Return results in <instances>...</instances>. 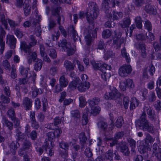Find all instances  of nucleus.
Segmentation results:
<instances>
[{
  "label": "nucleus",
  "mask_w": 161,
  "mask_h": 161,
  "mask_svg": "<svg viewBox=\"0 0 161 161\" xmlns=\"http://www.w3.org/2000/svg\"><path fill=\"white\" fill-rule=\"evenodd\" d=\"M135 123L136 128L140 130L151 133H154L155 131L154 127L147 120L146 114L145 112L142 113L139 119L136 120Z\"/></svg>",
  "instance_id": "1"
},
{
  "label": "nucleus",
  "mask_w": 161,
  "mask_h": 161,
  "mask_svg": "<svg viewBox=\"0 0 161 161\" xmlns=\"http://www.w3.org/2000/svg\"><path fill=\"white\" fill-rule=\"evenodd\" d=\"M89 9L86 13V18L90 24H93L94 20L96 19L99 14L98 7L94 2H90L88 4Z\"/></svg>",
  "instance_id": "2"
},
{
  "label": "nucleus",
  "mask_w": 161,
  "mask_h": 161,
  "mask_svg": "<svg viewBox=\"0 0 161 161\" xmlns=\"http://www.w3.org/2000/svg\"><path fill=\"white\" fill-rule=\"evenodd\" d=\"M20 48L22 50H23L26 53V56L28 64H31L32 61H35L37 58V54L36 52H32L30 47L27 46L25 42H21L20 44Z\"/></svg>",
  "instance_id": "3"
},
{
  "label": "nucleus",
  "mask_w": 161,
  "mask_h": 161,
  "mask_svg": "<svg viewBox=\"0 0 161 161\" xmlns=\"http://www.w3.org/2000/svg\"><path fill=\"white\" fill-rule=\"evenodd\" d=\"M19 70L21 75L24 77L29 79L31 82H35L36 74L33 72L32 74L29 68H25L23 66H21L19 68Z\"/></svg>",
  "instance_id": "4"
},
{
  "label": "nucleus",
  "mask_w": 161,
  "mask_h": 161,
  "mask_svg": "<svg viewBox=\"0 0 161 161\" xmlns=\"http://www.w3.org/2000/svg\"><path fill=\"white\" fill-rule=\"evenodd\" d=\"M58 45L59 47H61L62 48L67 52L68 56L73 55L75 52V50L71 47V43L67 42L66 40H63L61 42H58Z\"/></svg>",
  "instance_id": "5"
},
{
  "label": "nucleus",
  "mask_w": 161,
  "mask_h": 161,
  "mask_svg": "<svg viewBox=\"0 0 161 161\" xmlns=\"http://www.w3.org/2000/svg\"><path fill=\"white\" fill-rule=\"evenodd\" d=\"M109 88L111 91L108 93L107 92L105 93L104 96L105 99L116 100L120 97L121 94L120 93L114 86H109Z\"/></svg>",
  "instance_id": "6"
},
{
  "label": "nucleus",
  "mask_w": 161,
  "mask_h": 161,
  "mask_svg": "<svg viewBox=\"0 0 161 161\" xmlns=\"http://www.w3.org/2000/svg\"><path fill=\"white\" fill-rule=\"evenodd\" d=\"M138 149L139 152L143 154L145 157L147 158L148 156L147 151H151V146L146 142L144 143L143 142H141Z\"/></svg>",
  "instance_id": "7"
},
{
  "label": "nucleus",
  "mask_w": 161,
  "mask_h": 161,
  "mask_svg": "<svg viewBox=\"0 0 161 161\" xmlns=\"http://www.w3.org/2000/svg\"><path fill=\"white\" fill-rule=\"evenodd\" d=\"M132 71L131 66L129 65H125L121 66L119 68V73L122 77L127 76Z\"/></svg>",
  "instance_id": "8"
},
{
  "label": "nucleus",
  "mask_w": 161,
  "mask_h": 161,
  "mask_svg": "<svg viewBox=\"0 0 161 161\" xmlns=\"http://www.w3.org/2000/svg\"><path fill=\"white\" fill-rule=\"evenodd\" d=\"M8 97L5 96L3 94L1 95L0 99L1 101L0 102V110L1 111L5 110L8 108L7 106L4 104L10 103V99Z\"/></svg>",
  "instance_id": "9"
},
{
  "label": "nucleus",
  "mask_w": 161,
  "mask_h": 161,
  "mask_svg": "<svg viewBox=\"0 0 161 161\" xmlns=\"http://www.w3.org/2000/svg\"><path fill=\"white\" fill-rule=\"evenodd\" d=\"M155 69L152 64L150 65L148 67L145 68L143 71V75L144 76L147 78L150 76H153L155 73Z\"/></svg>",
  "instance_id": "10"
},
{
  "label": "nucleus",
  "mask_w": 161,
  "mask_h": 161,
  "mask_svg": "<svg viewBox=\"0 0 161 161\" xmlns=\"http://www.w3.org/2000/svg\"><path fill=\"white\" fill-rule=\"evenodd\" d=\"M16 39L13 35L8 34L7 36L6 43L12 49H14L16 47Z\"/></svg>",
  "instance_id": "11"
},
{
  "label": "nucleus",
  "mask_w": 161,
  "mask_h": 161,
  "mask_svg": "<svg viewBox=\"0 0 161 161\" xmlns=\"http://www.w3.org/2000/svg\"><path fill=\"white\" fill-rule=\"evenodd\" d=\"M62 131L60 129H56L53 132H50L47 134V135L48 137V140H53L56 137H58L60 136Z\"/></svg>",
  "instance_id": "12"
},
{
  "label": "nucleus",
  "mask_w": 161,
  "mask_h": 161,
  "mask_svg": "<svg viewBox=\"0 0 161 161\" xmlns=\"http://www.w3.org/2000/svg\"><path fill=\"white\" fill-rule=\"evenodd\" d=\"M6 32L2 27L0 26V46H1L0 51L3 53L5 47V42L3 41V38L5 36Z\"/></svg>",
  "instance_id": "13"
},
{
  "label": "nucleus",
  "mask_w": 161,
  "mask_h": 161,
  "mask_svg": "<svg viewBox=\"0 0 161 161\" xmlns=\"http://www.w3.org/2000/svg\"><path fill=\"white\" fill-rule=\"evenodd\" d=\"M69 34L72 37L74 42H75L79 38L78 34L73 26H70L68 30Z\"/></svg>",
  "instance_id": "14"
},
{
  "label": "nucleus",
  "mask_w": 161,
  "mask_h": 161,
  "mask_svg": "<svg viewBox=\"0 0 161 161\" xmlns=\"http://www.w3.org/2000/svg\"><path fill=\"white\" fill-rule=\"evenodd\" d=\"M75 63H76L75 59L73 60V63L69 60H65L64 62V65L66 71H70L74 70L75 67Z\"/></svg>",
  "instance_id": "15"
},
{
  "label": "nucleus",
  "mask_w": 161,
  "mask_h": 161,
  "mask_svg": "<svg viewBox=\"0 0 161 161\" xmlns=\"http://www.w3.org/2000/svg\"><path fill=\"white\" fill-rule=\"evenodd\" d=\"M90 31H88V34L85 36V39L87 45H90L92 41V37L94 38L96 37L97 36V33L96 30H94L92 31L91 34Z\"/></svg>",
  "instance_id": "16"
},
{
  "label": "nucleus",
  "mask_w": 161,
  "mask_h": 161,
  "mask_svg": "<svg viewBox=\"0 0 161 161\" xmlns=\"http://www.w3.org/2000/svg\"><path fill=\"white\" fill-rule=\"evenodd\" d=\"M32 101L28 97H25L23 100L22 105L25 110L30 109L32 107Z\"/></svg>",
  "instance_id": "17"
},
{
  "label": "nucleus",
  "mask_w": 161,
  "mask_h": 161,
  "mask_svg": "<svg viewBox=\"0 0 161 161\" xmlns=\"http://www.w3.org/2000/svg\"><path fill=\"white\" fill-rule=\"evenodd\" d=\"M90 84L89 82L86 83L80 82L78 83V86H77V89L80 92H85L90 87Z\"/></svg>",
  "instance_id": "18"
},
{
  "label": "nucleus",
  "mask_w": 161,
  "mask_h": 161,
  "mask_svg": "<svg viewBox=\"0 0 161 161\" xmlns=\"http://www.w3.org/2000/svg\"><path fill=\"white\" fill-rule=\"evenodd\" d=\"M124 41V38L121 37L120 36L119 37L115 36L114 38L113 44L116 47V48H119L121 45L123 43Z\"/></svg>",
  "instance_id": "19"
},
{
  "label": "nucleus",
  "mask_w": 161,
  "mask_h": 161,
  "mask_svg": "<svg viewBox=\"0 0 161 161\" xmlns=\"http://www.w3.org/2000/svg\"><path fill=\"white\" fill-rule=\"evenodd\" d=\"M121 152L125 156H128L130 153L128 147L127 145L125 144H122L119 146Z\"/></svg>",
  "instance_id": "20"
},
{
  "label": "nucleus",
  "mask_w": 161,
  "mask_h": 161,
  "mask_svg": "<svg viewBox=\"0 0 161 161\" xmlns=\"http://www.w3.org/2000/svg\"><path fill=\"white\" fill-rule=\"evenodd\" d=\"M151 0H133V2L135 6L136 7H142L143 4L148 3Z\"/></svg>",
  "instance_id": "21"
},
{
  "label": "nucleus",
  "mask_w": 161,
  "mask_h": 161,
  "mask_svg": "<svg viewBox=\"0 0 161 161\" xmlns=\"http://www.w3.org/2000/svg\"><path fill=\"white\" fill-rule=\"evenodd\" d=\"M143 109L144 111L142 113L145 112L146 113V112H147L148 117L150 119H153L154 113L149 106L145 105Z\"/></svg>",
  "instance_id": "22"
},
{
  "label": "nucleus",
  "mask_w": 161,
  "mask_h": 161,
  "mask_svg": "<svg viewBox=\"0 0 161 161\" xmlns=\"http://www.w3.org/2000/svg\"><path fill=\"white\" fill-rule=\"evenodd\" d=\"M127 142L130 147L131 148V152L133 153H135V148H136V141L132 138L129 137L127 138Z\"/></svg>",
  "instance_id": "23"
},
{
  "label": "nucleus",
  "mask_w": 161,
  "mask_h": 161,
  "mask_svg": "<svg viewBox=\"0 0 161 161\" xmlns=\"http://www.w3.org/2000/svg\"><path fill=\"white\" fill-rule=\"evenodd\" d=\"M54 145V142L53 141L46 139L45 141L43 147L47 152L48 149L53 148Z\"/></svg>",
  "instance_id": "24"
},
{
  "label": "nucleus",
  "mask_w": 161,
  "mask_h": 161,
  "mask_svg": "<svg viewBox=\"0 0 161 161\" xmlns=\"http://www.w3.org/2000/svg\"><path fill=\"white\" fill-rule=\"evenodd\" d=\"M79 80V78H76L75 80L71 82L69 85L68 87L69 89L71 90H74L76 89Z\"/></svg>",
  "instance_id": "25"
},
{
  "label": "nucleus",
  "mask_w": 161,
  "mask_h": 161,
  "mask_svg": "<svg viewBox=\"0 0 161 161\" xmlns=\"http://www.w3.org/2000/svg\"><path fill=\"white\" fill-rule=\"evenodd\" d=\"M131 21L129 17H127L125 18L121 23L120 25L123 28L128 27L130 24Z\"/></svg>",
  "instance_id": "26"
},
{
  "label": "nucleus",
  "mask_w": 161,
  "mask_h": 161,
  "mask_svg": "<svg viewBox=\"0 0 161 161\" xmlns=\"http://www.w3.org/2000/svg\"><path fill=\"white\" fill-rule=\"evenodd\" d=\"M91 108V110L90 112L89 111V113L91 114H92L93 115H95L97 114H98L100 111V108L98 106H95L90 105Z\"/></svg>",
  "instance_id": "27"
},
{
  "label": "nucleus",
  "mask_w": 161,
  "mask_h": 161,
  "mask_svg": "<svg viewBox=\"0 0 161 161\" xmlns=\"http://www.w3.org/2000/svg\"><path fill=\"white\" fill-rule=\"evenodd\" d=\"M61 9V7L57 6H53L51 8V14L53 16L59 15L60 14V11Z\"/></svg>",
  "instance_id": "28"
},
{
  "label": "nucleus",
  "mask_w": 161,
  "mask_h": 161,
  "mask_svg": "<svg viewBox=\"0 0 161 161\" xmlns=\"http://www.w3.org/2000/svg\"><path fill=\"white\" fill-rule=\"evenodd\" d=\"M85 111L86 112L83 113L82 116V123L83 125H86L88 122L87 115L89 113V111L87 108H86Z\"/></svg>",
  "instance_id": "29"
},
{
  "label": "nucleus",
  "mask_w": 161,
  "mask_h": 161,
  "mask_svg": "<svg viewBox=\"0 0 161 161\" xmlns=\"http://www.w3.org/2000/svg\"><path fill=\"white\" fill-rule=\"evenodd\" d=\"M35 63L34 65V69L35 70L38 71L40 70L42 67V61L41 60L38 58L35 60Z\"/></svg>",
  "instance_id": "30"
},
{
  "label": "nucleus",
  "mask_w": 161,
  "mask_h": 161,
  "mask_svg": "<svg viewBox=\"0 0 161 161\" xmlns=\"http://www.w3.org/2000/svg\"><path fill=\"white\" fill-rule=\"evenodd\" d=\"M43 92V91L41 88L38 89L35 87L32 89V97L34 98L36 97L38 95L42 94Z\"/></svg>",
  "instance_id": "31"
},
{
  "label": "nucleus",
  "mask_w": 161,
  "mask_h": 161,
  "mask_svg": "<svg viewBox=\"0 0 161 161\" xmlns=\"http://www.w3.org/2000/svg\"><path fill=\"white\" fill-rule=\"evenodd\" d=\"M91 63L95 70H100L102 71L103 64L93 61H92Z\"/></svg>",
  "instance_id": "32"
},
{
  "label": "nucleus",
  "mask_w": 161,
  "mask_h": 161,
  "mask_svg": "<svg viewBox=\"0 0 161 161\" xmlns=\"http://www.w3.org/2000/svg\"><path fill=\"white\" fill-rule=\"evenodd\" d=\"M97 125L98 128L101 130L105 131L108 127L107 123L104 121H100L97 123Z\"/></svg>",
  "instance_id": "33"
},
{
  "label": "nucleus",
  "mask_w": 161,
  "mask_h": 161,
  "mask_svg": "<svg viewBox=\"0 0 161 161\" xmlns=\"http://www.w3.org/2000/svg\"><path fill=\"white\" fill-rule=\"evenodd\" d=\"M105 157L107 160H113L114 158V153L112 150L110 149L107 151L105 154Z\"/></svg>",
  "instance_id": "34"
},
{
  "label": "nucleus",
  "mask_w": 161,
  "mask_h": 161,
  "mask_svg": "<svg viewBox=\"0 0 161 161\" xmlns=\"http://www.w3.org/2000/svg\"><path fill=\"white\" fill-rule=\"evenodd\" d=\"M145 10L147 13L151 14H154L156 13L154 7L149 4L145 6Z\"/></svg>",
  "instance_id": "35"
},
{
  "label": "nucleus",
  "mask_w": 161,
  "mask_h": 161,
  "mask_svg": "<svg viewBox=\"0 0 161 161\" xmlns=\"http://www.w3.org/2000/svg\"><path fill=\"white\" fill-rule=\"evenodd\" d=\"M139 48L141 51L142 56L143 57H145L147 56L146 52V47L145 44L143 43H139Z\"/></svg>",
  "instance_id": "36"
},
{
  "label": "nucleus",
  "mask_w": 161,
  "mask_h": 161,
  "mask_svg": "<svg viewBox=\"0 0 161 161\" xmlns=\"http://www.w3.org/2000/svg\"><path fill=\"white\" fill-rule=\"evenodd\" d=\"M8 117L11 120L14 119L16 117L14 110L13 108H11L8 110L7 112Z\"/></svg>",
  "instance_id": "37"
},
{
  "label": "nucleus",
  "mask_w": 161,
  "mask_h": 161,
  "mask_svg": "<svg viewBox=\"0 0 161 161\" xmlns=\"http://www.w3.org/2000/svg\"><path fill=\"white\" fill-rule=\"evenodd\" d=\"M112 13L113 19L114 20H118L121 19L123 16V13L121 12H118L114 11Z\"/></svg>",
  "instance_id": "38"
},
{
  "label": "nucleus",
  "mask_w": 161,
  "mask_h": 161,
  "mask_svg": "<svg viewBox=\"0 0 161 161\" xmlns=\"http://www.w3.org/2000/svg\"><path fill=\"white\" fill-rule=\"evenodd\" d=\"M135 21L136 27L139 29H141L142 27V20L140 16H137L135 19Z\"/></svg>",
  "instance_id": "39"
},
{
  "label": "nucleus",
  "mask_w": 161,
  "mask_h": 161,
  "mask_svg": "<svg viewBox=\"0 0 161 161\" xmlns=\"http://www.w3.org/2000/svg\"><path fill=\"white\" fill-rule=\"evenodd\" d=\"M68 82L64 76L62 75L59 78V84L64 87H66L68 85Z\"/></svg>",
  "instance_id": "40"
},
{
  "label": "nucleus",
  "mask_w": 161,
  "mask_h": 161,
  "mask_svg": "<svg viewBox=\"0 0 161 161\" xmlns=\"http://www.w3.org/2000/svg\"><path fill=\"white\" fill-rule=\"evenodd\" d=\"M100 101V98L98 97H94L92 100L88 101L89 105L94 106L99 103Z\"/></svg>",
  "instance_id": "41"
},
{
  "label": "nucleus",
  "mask_w": 161,
  "mask_h": 161,
  "mask_svg": "<svg viewBox=\"0 0 161 161\" xmlns=\"http://www.w3.org/2000/svg\"><path fill=\"white\" fill-rule=\"evenodd\" d=\"M123 118L121 116L119 117L115 123V126L118 128H120L124 124Z\"/></svg>",
  "instance_id": "42"
},
{
  "label": "nucleus",
  "mask_w": 161,
  "mask_h": 161,
  "mask_svg": "<svg viewBox=\"0 0 161 161\" xmlns=\"http://www.w3.org/2000/svg\"><path fill=\"white\" fill-rule=\"evenodd\" d=\"M25 138V136L24 134L20 131L17 132L16 135V139L17 141H22Z\"/></svg>",
  "instance_id": "43"
},
{
  "label": "nucleus",
  "mask_w": 161,
  "mask_h": 161,
  "mask_svg": "<svg viewBox=\"0 0 161 161\" xmlns=\"http://www.w3.org/2000/svg\"><path fill=\"white\" fill-rule=\"evenodd\" d=\"M121 54L123 57L125 58L126 61L128 63L130 62V58L129 57V54H127L126 53L125 48L122 49L121 51Z\"/></svg>",
  "instance_id": "44"
},
{
  "label": "nucleus",
  "mask_w": 161,
  "mask_h": 161,
  "mask_svg": "<svg viewBox=\"0 0 161 161\" xmlns=\"http://www.w3.org/2000/svg\"><path fill=\"white\" fill-rule=\"evenodd\" d=\"M24 6V10L25 14L26 16H27L30 14L31 7L29 3H25V6Z\"/></svg>",
  "instance_id": "45"
},
{
  "label": "nucleus",
  "mask_w": 161,
  "mask_h": 161,
  "mask_svg": "<svg viewBox=\"0 0 161 161\" xmlns=\"http://www.w3.org/2000/svg\"><path fill=\"white\" fill-rule=\"evenodd\" d=\"M111 31L108 29L104 30L102 33V37L105 39L108 38L111 36Z\"/></svg>",
  "instance_id": "46"
},
{
  "label": "nucleus",
  "mask_w": 161,
  "mask_h": 161,
  "mask_svg": "<svg viewBox=\"0 0 161 161\" xmlns=\"http://www.w3.org/2000/svg\"><path fill=\"white\" fill-rule=\"evenodd\" d=\"M153 147V156L158 153H161V148H159L157 144L154 143Z\"/></svg>",
  "instance_id": "47"
},
{
  "label": "nucleus",
  "mask_w": 161,
  "mask_h": 161,
  "mask_svg": "<svg viewBox=\"0 0 161 161\" xmlns=\"http://www.w3.org/2000/svg\"><path fill=\"white\" fill-rule=\"evenodd\" d=\"M79 138L81 143L84 144L86 143L87 140L84 132H81L79 135Z\"/></svg>",
  "instance_id": "48"
},
{
  "label": "nucleus",
  "mask_w": 161,
  "mask_h": 161,
  "mask_svg": "<svg viewBox=\"0 0 161 161\" xmlns=\"http://www.w3.org/2000/svg\"><path fill=\"white\" fill-rule=\"evenodd\" d=\"M105 141H109L110 146L111 147H112L114 146L118 142V140L115 139L114 138H105Z\"/></svg>",
  "instance_id": "49"
},
{
  "label": "nucleus",
  "mask_w": 161,
  "mask_h": 161,
  "mask_svg": "<svg viewBox=\"0 0 161 161\" xmlns=\"http://www.w3.org/2000/svg\"><path fill=\"white\" fill-rule=\"evenodd\" d=\"M32 144L29 140H25L23 144V148L24 149H28L31 147Z\"/></svg>",
  "instance_id": "50"
},
{
  "label": "nucleus",
  "mask_w": 161,
  "mask_h": 161,
  "mask_svg": "<svg viewBox=\"0 0 161 161\" xmlns=\"http://www.w3.org/2000/svg\"><path fill=\"white\" fill-rule=\"evenodd\" d=\"M114 55V54L112 51H107L104 56V58L106 60H107L111 58H112Z\"/></svg>",
  "instance_id": "51"
},
{
  "label": "nucleus",
  "mask_w": 161,
  "mask_h": 161,
  "mask_svg": "<svg viewBox=\"0 0 161 161\" xmlns=\"http://www.w3.org/2000/svg\"><path fill=\"white\" fill-rule=\"evenodd\" d=\"M30 39L31 40V42L29 43V45H27L28 46L30 47V49L31 47L35 46L36 44L37 41L36 40L35 37L33 35H31L30 36Z\"/></svg>",
  "instance_id": "52"
},
{
  "label": "nucleus",
  "mask_w": 161,
  "mask_h": 161,
  "mask_svg": "<svg viewBox=\"0 0 161 161\" xmlns=\"http://www.w3.org/2000/svg\"><path fill=\"white\" fill-rule=\"evenodd\" d=\"M56 25L55 21L51 18H49V24L48 29L49 30H50Z\"/></svg>",
  "instance_id": "53"
},
{
  "label": "nucleus",
  "mask_w": 161,
  "mask_h": 161,
  "mask_svg": "<svg viewBox=\"0 0 161 161\" xmlns=\"http://www.w3.org/2000/svg\"><path fill=\"white\" fill-rule=\"evenodd\" d=\"M36 16L38 18V19L33 18L31 20V22L34 25H36L37 24H39L40 21V19L41 18L40 16H39L37 13L36 14Z\"/></svg>",
  "instance_id": "54"
},
{
  "label": "nucleus",
  "mask_w": 161,
  "mask_h": 161,
  "mask_svg": "<svg viewBox=\"0 0 161 161\" xmlns=\"http://www.w3.org/2000/svg\"><path fill=\"white\" fill-rule=\"evenodd\" d=\"M145 28L147 29L148 31L152 30V25L151 23L148 20L145 21L144 23Z\"/></svg>",
  "instance_id": "55"
},
{
  "label": "nucleus",
  "mask_w": 161,
  "mask_h": 161,
  "mask_svg": "<svg viewBox=\"0 0 161 161\" xmlns=\"http://www.w3.org/2000/svg\"><path fill=\"white\" fill-rule=\"evenodd\" d=\"M80 101V106L81 107H83L86 104V102L85 98L83 96H81L79 97Z\"/></svg>",
  "instance_id": "56"
},
{
  "label": "nucleus",
  "mask_w": 161,
  "mask_h": 161,
  "mask_svg": "<svg viewBox=\"0 0 161 161\" xmlns=\"http://www.w3.org/2000/svg\"><path fill=\"white\" fill-rule=\"evenodd\" d=\"M71 116L77 119L79 118L80 117V114L78 110H72L71 112Z\"/></svg>",
  "instance_id": "57"
},
{
  "label": "nucleus",
  "mask_w": 161,
  "mask_h": 161,
  "mask_svg": "<svg viewBox=\"0 0 161 161\" xmlns=\"http://www.w3.org/2000/svg\"><path fill=\"white\" fill-rule=\"evenodd\" d=\"M59 145L61 148L64 149L65 151H68L69 146V144L64 142L59 143Z\"/></svg>",
  "instance_id": "58"
},
{
  "label": "nucleus",
  "mask_w": 161,
  "mask_h": 161,
  "mask_svg": "<svg viewBox=\"0 0 161 161\" xmlns=\"http://www.w3.org/2000/svg\"><path fill=\"white\" fill-rule=\"evenodd\" d=\"M49 55L53 58H55L57 56V54L56 50L53 48L50 49L49 50Z\"/></svg>",
  "instance_id": "59"
},
{
  "label": "nucleus",
  "mask_w": 161,
  "mask_h": 161,
  "mask_svg": "<svg viewBox=\"0 0 161 161\" xmlns=\"http://www.w3.org/2000/svg\"><path fill=\"white\" fill-rule=\"evenodd\" d=\"M3 66L4 68L6 70H8L9 71L10 70V65L8 61L5 60H4L3 64Z\"/></svg>",
  "instance_id": "60"
},
{
  "label": "nucleus",
  "mask_w": 161,
  "mask_h": 161,
  "mask_svg": "<svg viewBox=\"0 0 161 161\" xmlns=\"http://www.w3.org/2000/svg\"><path fill=\"white\" fill-rule=\"evenodd\" d=\"M105 44L103 41L102 40H101L98 43L97 48L100 50H105Z\"/></svg>",
  "instance_id": "61"
},
{
  "label": "nucleus",
  "mask_w": 161,
  "mask_h": 161,
  "mask_svg": "<svg viewBox=\"0 0 161 161\" xmlns=\"http://www.w3.org/2000/svg\"><path fill=\"white\" fill-rule=\"evenodd\" d=\"M130 102L129 98L128 97H124L123 99V103L125 108L127 109Z\"/></svg>",
  "instance_id": "62"
},
{
  "label": "nucleus",
  "mask_w": 161,
  "mask_h": 161,
  "mask_svg": "<svg viewBox=\"0 0 161 161\" xmlns=\"http://www.w3.org/2000/svg\"><path fill=\"white\" fill-rule=\"evenodd\" d=\"M84 154L88 158H91L93 155L92 152L89 147L86 149Z\"/></svg>",
  "instance_id": "63"
},
{
  "label": "nucleus",
  "mask_w": 161,
  "mask_h": 161,
  "mask_svg": "<svg viewBox=\"0 0 161 161\" xmlns=\"http://www.w3.org/2000/svg\"><path fill=\"white\" fill-rule=\"evenodd\" d=\"M37 133L36 130H32L30 133L29 137L33 140H35L37 137Z\"/></svg>",
  "instance_id": "64"
}]
</instances>
